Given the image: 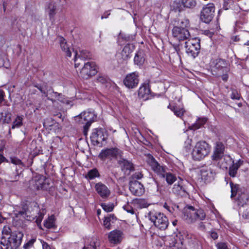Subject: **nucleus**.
<instances>
[{"label": "nucleus", "instance_id": "f257e3e1", "mask_svg": "<svg viewBox=\"0 0 249 249\" xmlns=\"http://www.w3.org/2000/svg\"><path fill=\"white\" fill-rule=\"evenodd\" d=\"M175 48L178 54L181 53V50L184 49L188 56L195 58L199 53L200 41L197 39H188L179 43Z\"/></svg>", "mask_w": 249, "mask_h": 249}, {"label": "nucleus", "instance_id": "f03ea898", "mask_svg": "<svg viewBox=\"0 0 249 249\" xmlns=\"http://www.w3.org/2000/svg\"><path fill=\"white\" fill-rule=\"evenodd\" d=\"M23 237L22 231H13L6 238L3 236L1 241V249H16L21 244Z\"/></svg>", "mask_w": 249, "mask_h": 249}, {"label": "nucleus", "instance_id": "7ed1b4c3", "mask_svg": "<svg viewBox=\"0 0 249 249\" xmlns=\"http://www.w3.org/2000/svg\"><path fill=\"white\" fill-rule=\"evenodd\" d=\"M97 115L94 111L89 109L74 117V120L78 124H84L83 133L84 135H87L91 124L97 121Z\"/></svg>", "mask_w": 249, "mask_h": 249}, {"label": "nucleus", "instance_id": "20e7f679", "mask_svg": "<svg viewBox=\"0 0 249 249\" xmlns=\"http://www.w3.org/2000/svg\"><path fill=\"white\" fill-rule=\"evenodd\" d=\"M183 218L189 223L196 221H202L206 216L204 211L201 209H196L193 206L186 205L183 210Z\"/></svg>", "mask_w": 249, "mask_h": 249}, {"label": "nucleus", "instance_id": "39448f33", "mask_svg": "<svg viewBox=\"0 0 249 249\" xmlns=\"http://www.w3.org/2000/svg\"><path fill=\"white\" fill-rule=\"evenodd\" d=\"M231 187V197L234 199V203L238 207H243L249 200L248 194L240 188L239 185L230 182Z\"/></svg>", "mask_w": 249, "mask_h": 249}, {"label": "nucleus", "instance_id": "423d86ee", "mask_svg": "<svg viewBox=\"0 0 249 249\" xmlns=\"http://www.w3.org/2000/svg\"><path fill=\"white\" fill-rule=\"evenodd\" d=\"M147 217L158 229L164 231L168 228L169 222L163 213L153 210L147 213Z\"/></svg>", "mask_w": 249, "mask_h": 249}, {"label": "nucleus", "instance_id": "0eeeda50", "mask_svg": "<svg viewBox=\"0 0 249 249\" xmlns=\"http://www.w3.org/2000/svg\"><path fill=\"white\" fill-rule=\"evenodd\" d=\"M210 149V146L205 141L197 142L192 153L193 159L195 160H200L209 154Z\"/></svg>", "mask_w": 249, "mask_h": 249}, {"label": "nucleus", "instance_id": "6e6552de", "mask_svg": "<svg viewBox=\"0 0 249 249\" xmlns=\"http://www.w3.org/2000/svg\"><path fill=\"white\" fill-rule=\"evenodd\" d=\"M146 162L152 170L160 177H164L165 173L168 170V168L165 165L159 163L150 154L147 156Z\"/></svg>", "mask_w": 249, "mask_h": 249}, {"label": "nucleus", "instance_id": "1a4fd4ad", "mask_svg": "<svg viewBox=\"0 0 249 249\" xmlns=\"http://www.w3.org/2000/svg\"><path fill=\"white\" fill-rule=\"evenodd\" d=\"M216 167L214 164L202 167L200 171L202 179L206 182L213 181L216 175Z\"/></svg>", "mask_w": 249, "mask_h": 249}, {"label": "nucleus", "instance_id": "9d476101", "mask_svg": "<svg viewBox=\"0 0 249 249\" xmlns=\"http://www.w3.org/2000/svg\"><path fill=\"white\" fill-rule=\"evenodd\" d=\"M97 72V67L95 62L89 61L84 64L80 71V74L83 78L88 79L96 74Z\"/></svg>", "mask_w": 249, "mask_h": 249}, {"label": "nucleus", "instance_id": "9b49d317", "mask_svg": "<svg viewBox=\"0 0 249 249\" xmlns=\"http://www.w3.org/2000/svg\"><path fill=\"white\" fill-rule=\"evenodd\" d=\"M215 7L213 3H208L205 5L200 13V19L205 23L210 22L214 17Z\"/></svg>", "mask_w": 249, "mask_h": 249}, {"label": "nucleus", "instance_id": "f8f14e48", "mask_svg": "<svg viewBox=\"0 0 249 249\" xmlns=\"http://www.w3.org/2000/svg\"><path fill=\"white\" fill-rule=\"evenodd\" d=\"M90 138L92 143L94 145H98L103 144V142L106 141L107 136L104 130L100 128L93 129Z\"/></svg>", "mask_w": 249, "mask_h": 249}, {"label": "nucleus", "instance_id": "ddd939ff", "mask_svg": "<svg viewBox=\"0 0 249 249\" xmlns=\"http://www.w3.org/2000/svg\"><path fill=\"white\" fill-rule=\"evenodd\" d=\"M30 185L33 190H46L49 187L50 183L47 181V179H44V177H41L38 179L34 178L32 179L30 181Z\"/></svg>", "mask_w": 249, "mask_h": 249}, {"label": "nucleus", "instance_id": "4468645a", "mask_svg": "<svg viewBox=\"0 0 249 249\" xmlns=\"http://www.w3.org/2000/svg\"><path fill=\"white\" fill-rule=\"evenodd\" d=\"M122 153V151L116 147L107 148L101 151L99 157L101 160H104L107 158H116L121 156Z\"/></svg>", "mask_w": 249, "mask_h": 249}, {"label": "nucleus", "instance_id": "2eb2a0df", "mask_svg": "<svg viewBox=\"0 0 249 249\" xmlns=\"http://www.w3.org/2000/svg\"><path fill=\"white\" fill-rule=\"evenodd\" d=\"M173 36L178 40L180 43L181 41H186L190 37L189 32L187 29L174 27L172 29Z\"/></svg>", "mask_w": 249, "mask_h": 249}, {"label": "nucleus", "instance_id": "dca6fc26", "mask_svg": "<svg viewBox=\"0 0 249 249\" xmlns=\"http://www.w3.org/2000/svg\"><path fill=\"white\" fill-rule=\"evenodd\" d=\"M134 50V46L128 44L125 45L121 53L118 55L117 59L119 63H124L130 57V54Z\"/></svg>", "mask_w": 249, "mask_h": 249}, {"label": "nucleus", "instance_id": "f3484780", "mask_svg": "<svg viewBox=\"0 0 249 249\" xmlns=\"http://www.w3.org/2000/svg\"><path fill=\"white\" fill-rule=\"evenodd\" d=\"M138 73L134 72L127 74L124 80V85L129 89L136 87L139 83Z\"/></svg>", "mask_w": 249, "mask_h": 249}, {"label": "nucleus", "instance_id": "a211bd4d", "mask_svg": "<svg viewBox=\"0 0 249 249\" xmlns=\"http://www.w3.org/2000/svg\"><path fill=\"white\" fill-rule=\"evenodd\" d=\"M123 238V232L120 230H113L108 234V240L111 244L118 245L122 242Z\"/></svg>", "mask_w": 249, "mask_h": 249}, {"label": "nucleus", "instance_id": "6ab92c4d", "mask_svg": "<svg viewBox=\"0 0 249 249\" xmlns=\"http://www.w3.org/2000/svg\"><path fill=\"white\" fill-rule=\"evenodd\" d=\"M129 190L134 195L141 196L144 193L145 190L143 185L138 181H130Z\"/></svg>", "mask_w": 249, "mask_h": 249}, {"label": "nucleus", "instance_id": "aec40b11", "mask_svg": "<svg viewBox=\"0 0 249 249\" xmlns=\"http://www.w3.org/2000/svg\"><path fill=\"white\" fill-rule=\"evenodd\" d=\"M118 163L121 167V170L126 175H128L132 171L134 170L133 164L129 160L121 158L118 161Z\"/></svg>", "mask_w": 249, "mask_h": 249}, {"label": "nucleus", "instance_id": "412c9836", "mask_svg": "<svg viewBox=\"0 0 249 249\" xmlns=\"http://www.w3.org/2000/svg\"><path fill=\"white\" fill-rule=\"evenodd\" d=\"M172 192L177 196L180 197H186L188 195L187 189L182 180L178 181L177 183L174 185Z\"/></svg>", "mask_w": 249, "mask_h": 249}, {"label": "nucleus", "instance_id": "4be33fe9", "mask_svg": "<svg viewBox=\"0 0 249 249\" xmlns=\"http://www.w3.org/2000/svg\"><path fill=\"white\" fill-rule=\"evenodd\" d=\"M225 146L221 142H217L214 148L213 154L212 156L213 160H218L224 156Z\"/></svg>", "mask_w": 249, "mask_h": 249}, {"label": "nucleus", "instance_id": "5701e85b", "mask_svg": "<svg viewBox=\"0 0 249 249\" xmlns=\"http://www.w3.org/2000/svg\"><path fill=\"white\" fill-rule=\"evenodd\" d=\"M95 189L98 194L103 198H107L110 191L107 187L101 182L97 183L95 185Z\"/></svg>", "mask_w": 249, "mask_h": 249}, {"label": "nucleus", "instance_id": "b1692460", "mask_svg": "<svg viewBox=\"0 0 249 249\" xmlns=\"http://www.w3.org/2000/svg\"><path fill=\"white\" fill-rule=\"evenodd\" d=\"M171 23L174 27L186 29L189 24V20L185 18H174Z\"/></svg>", "mask_w": 249, "mask_h": 249}, {"label": "nucleus", "instance_id": "393cba45", "mask_svg": "<svg viewBox=\"0 0 249 249\" xmlns=\"http://www.w3.org/2000/svg\"><path fill=\"white\" fill-rule=\"evenodd\" d=\"M150 94V89L149 86L146 84L141 86L138 91V96L140 98L144 100H147Z\"/></svg>", "mask_w": 249, "mask_h": 249}, {"label": "nucleus", "instance_id": "a878e982", "mask_svg": "<svg viewBox=\"0 0 249 249\" xmlns=\"http://www.w3.org/2000/svg\"><path fill=\"white\" fill-rule=\"evenodd\" d=\"M243 162V160H238L235 163L233 161L232 164L230 166L229 169V174L230 177L232 178L236 177L237 171L241 165H242Z\"/></svg>", "mask_w": 249, "mask_h": 249}, {"label": "nucleus", "instance_id": "bb28decb", "mask_svg": "<svg viewBox=\"0 0 249 249\" xmlns=\"http://www.w3.org/2000/svg\"><path fill=\"white\" fill-rule=\"evenodd\" d=\"M58 39L60 43V47L62 50L65 53L66 55L70 57H71V53L65 39L62 36L58 37Z\"/></svg>", "mask_w": 249, "mask_h": 249}, {"label": "nucleus", "instance_id": "cd10ccee", "mask_svg": "<svg viewBox=\"0 0 249 249\" xmlns=\"http://www.w3.org/2000/svg\"><path fill=\"white\" fill-rule=\"evenodd\" d=\"M132 205L136 209L147 208L149 206V204L144 199H134L132 202Z\"/></svg>", "mask_w": 249, "mask_h": 249}, {"label": "nucleus", "instance_id": "c85d7f7f", "mask_svg": "<svg viewBox=\"0 0 249 249\" xmlns=\"http://www.w3.org/2000/svg\"><path fill=\"white\" fill-rule=\"evenodd\" d=\"M214 67L218 71H221L223 73L227 72L229 71L226 61L223 59L218 60Z\"/></svg>", "mask_w": 249, "mask_h": 249}, {"label": "nucleus", "instance_id": "c756f323", "mask_svg": "<svg viewBox=\"0 0 249 249\" xmlns=\"http://www.w3.org/2000/svg\"><path fill=\"white\" fill-rule=\"evenodd\" d=\"M56 5L53 1L50 2L48 6L47 12L51 20H53L54 16L56 14Z\"/></svg>", "mask_w": 249, "mask_h": 249}, {"label": "nucleus", "instance_id": "7c9ffc66", "mask_svg": "<svg viewBox=\"0 0 249 249\" xmlns=\"http://www.w3.org/2000/svg\"><path fill=\"white\" fill-rule=\"evenodd\" d=\"M145 61L143 53L142 52L137 53L134 58V62L135 65L142 66Z\"/></svg>", "mask_w": 249, "mask_h": 249}, {"label": "nucleus", "instance_id": "2f4dec72", "mask_svg": "<svg viewBox=\"0 0 249 249\" xmlns=\"http://www.w3.org/2000/svg\"><path fill=\"white\" fill-rule=\"evenodd\" d=\"M168 107L174 113L175 115L179 118H181L185 112V110L183 108H180L177 106L169 105Z\"/></svg>", "mask_w": 249, "mask_h": 249}, {"label": "nucleus", "instance_id": "473e14b6", "mask_svg": "<svg viewBox=\"0 0 249 249\" xmlns=\"http://www.w3.org/2000/svg\"><path fill=\"white\" fill-rule=\"evenodd\" d=\"M99 177L100 174L96 168H93L89 170L87 174L85 175V178L89 180L93 179L95 178Z\"/></svg>", "mask_w": 249, "mask_h": 249}, {"label": "nucleus", "instance_id": "72a5a7b5", "mask_svg": "<svg viewBox=\"0 0 249 249\" xmlns=\"http://www.w3.org/2000/svg\"><path fill=\"white\" fill-rule=\"evenodd\" d=\"M163 176L164 177L161 178H165L167 183L170 185H172L177 180L176 176L171 173L168 172L167 171Z\"/></svg>", "mask_w": 249, "mask_h": 249}, {"label": "nucleus", "instance_id": "f704fd0d", "mask_svg": "<svg viewBox=\"0 0 249 249\" xmlns=\"http://www.w3.org/2000/svg\"><path fill=\"white\" fill-rule=\"evenodd\" d=\"M44 226L48 229L54 228L55 227L54 216L53 215H52L49 216L48 218L44 221Z\"/></svg>", "mask_w": 249, "mask_h": 249}, {"label": "nucleus", "instance_id": "c9c22d12", "mask_svg": "<svg viewBox=\"0 0 249 249\" xmlns=\"http://www.w3.org/2000/svg\"><path fill=\"white\" fill-rule=\"evenodd\" d=\"M88 245L94 249H99L100 247V240L96 237H92Z\"/></svg>", "mask_w": 249, "mask_h": 249}, {"label": "nucleus", "instance_id": "e433bc0d", "mask_svg": "<svg viewBox=\"0 0 249 249\" xmlns=\"http://www.w3.org/2000/svg\"><path fill=\"white\" fill-rule=\"evenodd\" d=\"M124 209L128 213H130L131 214L136 215V208L134 207L132 205V202L130 204H127L123 207Z\"/></svg>", "mask_w": 249, "mask_h": 249}, {"label": "nucleus", "instance_id": "4c0bfd02", "mask_svg": "<svg viewBox=\"0 0 249 249\" xmlns=\"http://www.w3.org/2000/svg\"><path fill=\"white\" fill-rule=\"evenodd\" d=\"M13 225L14 227L17 229V231H22L23 232L24 225L21 220H14Z\"/></svg>", "mask_w": 249, "mask_h": 249}, {"label": "nucleus", "instance_id": "58836bf2", "mask_svg": "<svg viewBox=\"0 0 249 249\" xmlns=\"http://www.w3.org/2000/svg\"><path fill=\"white\" fill-rule=\"evenodd\" d=\"M183 6L187 8H193L196 5L195 0H181Z\"/></svg>", "mask_w": 249, "mask_h": 249}, {"label": "nucleus", "instance_id": "ea45409f", "mask_svg": "<svg viewBox=\"0 0 249 249\" xmlns=\"http://www.w3.org/2000/svg\"><path fill=\"white\" fill-rule=\"evenodd\" d=\"M90 55L89 52L86 50L79 51V53H78V57L80 59H86L90 58Z\"/></svg>", "mask_w": 249, "mask_h": 249}, {"label": "nucleus", "instance_id": "a19ab883", "mask_svg": "<svg viewBox=\"0 0 249 249\" xmlns=\"http://www.w3.org/2000/svg\"><path fill=\"white\" fill-rule=\"evenodd\" d=\"M171 8L175 11L180 12L182 10V5L179 1H174L171 5Z\"/></svg>", "mask_w": 249, "mask_h": 249}, {"label": "nucleus", "instance_id": "79ce46f5", "mask_svg": "<svg viewBox=\"0 0 249 249\" xmlns=\"http://www.w3.org/2000/svg\"><path fill=\"white\" fill-rule=\"evenodd\" d=\"M101 206L103 209L107 212H110L112 211L114 207V204L111 203L108 204H102Z\"/></svg>", "mask_w": 249, "mask_h": 249}, {"label": "nucleus", "instance_id": "37998d69", "mask_svg": "<svg viewBox=\"0 0 249 249\" xmlns=\"http://www.w3.org/2000/svg\"><path fill=\"white\" fill-rule=\"evenodd\" d=\"M35 87L36 88H37L40 92L44 94L45 96V97H48V95L49 94L48 93V90L47 89V86L46 85H45L44 86H41L39 84H37L35 85Z\"/></svg>", "mask_w": 249, "mask_h": 249}, {"label": "nucleus", "instance_id": "c03bdc74", "mask_svg": "<svg viewBox=\"0 0 249 249\" xmlns=\"http://www.w3.org/2000/svg\"><path fill=\"white\" fill-rule=\"evenodd\" d=\"M22 117L20 116H18L15 121L13 122V124L12 126V128L14 129L16 127H20L22 124Z\"/></svg>", "mask_w": 249, "mask_h": 249}, {"label": "nucleus", "instance_id": "a18cd8bd", "mask_svg": "<svg viewBox=\"0 0 249 249\" xmlns=\"http://www.w3.org/2000/svg\"><path fill=\"white\" fill-rule=\"evenodd\" d=\"M97 81L102 84H105L107 83L108 78L105 75H99L97 77Z\"/></svg>", "mask_w": 249, "mask_h": 249}, {"label": "nucleus", "instance_id": "49530a36", "mask_svg": "<svg viewBox=\"0 0 249 249\" xmlns=\"http://www.w3.org/2000/svg\"><path fill=\"white\" fill-rule=\"evenodd\" d=\"M110 221H111V217L106 216L105 217V219L104 220V226L105 227L109 230L110 229Z\"/></svg>", "mask_w": 249, "mask_h": 249}, {"label": "nucleus", "instance_id": "de8ad7c7", "mask_svg": "<svg viewBox=\"0 0 249 249\" xmlns=\"http://www.w3.org/2000/svg\"><path fill=\"white\" fill-rule=\"evenodd\" d=\"M36 241V239L32 238L24 244L23 248L24 249H29L33 246Z\"/></svg>", "mask_w": 249, "mask_h": 249}, {"label": "nucleus", "instance_id": "09e8293b", "mask_svg": "<svg viewBox=\"0 0 249 249\" xmlns=\"http://www.w3.org/2000/svg\"><path fill=\"white\" fill-rule=\"evenodd\" d=\"M51 95L50 96L47 97V99L51 101L53 103H54L55 101L53 99V98H57L59 97V95H60V93L54 92L53 91H52V93L50 94Z\"/></svg>", "mask_w": 249, "mask_h": 249}, {"label": "nucleus", "instance_id": "8fccbe9b", "mask_svg": "<svg viewBox=\"0 0 249 249\" xmlns=\"http://www.w3.org/2000/svg\"><path fill=\"white\" fill-rule=\"evenodd\" d=\"M11 229L8 226H4L2 231V234L4 235L8 236L12 232Z\"/></svg>", "mask_w": 249, "mask_h": 249}, {"label": "nucleus", "instance_id": "3c124183", "mask_svg": "<svg viewBox=\"0 0 249 249\" xmlns=\"http://www.w3.org/2000/svg\"><path fill=\"white\" fill-rule=\"evenodd\" d=\"M231 97L232 99L239 100L240 98V96L236 89H232Z\"/></svg>", "mask_w": 249, "mask_h": 249}, {"label": "nucleus", "instance_id": "603ef678", "mask_svg": "<svg viewBox=\"0 0 249 249\" xmlns=\"http://www.w3.org/2000/svg\"><path fill=\"white\" fill-rule=\"evenodd\" d=\"M217 249H229L225 243L219 242L216 245Z\"/></svg>", "mask_w": 249, "mask_h": 249}, {"label": "nucleus", "instance_id": "864d4df0", "mask_svg": "<svg viewBox=\"0 0 249 249\" xmlns=\"http://www.w3.org/2000/svg\"><path fill=\"white\" fill-rule=\"evenodd\" d=\"M143 177V174L142 172H138L133 174L132 178L133 179H140Z\"/></svg>", "mask_w": 249, "mask_h": 249}, {"label": "nucleus", "instance_id": "5fc2aeb1", "mask_svg": "<svg viewBox=\"0 0 249 249\" xmlns=\"http://www.w3.org/2000/svg\"><path fill=\"white\" fill-rule=\"evenodd\" d=\"M57 99L60 102L65 103V104H69V101L67 99H66L64 96L61 93H60V95H59V97L57 98Z\"/></svg>", "mask_w": 249, "mask_h": 249}, {"label": "nucleus", "instance_id": "6e6d98bb", "mask_svg": "<svg viewBox=\"0 0 249 249\" xmlns=\"http://www.w3.org/2000/svg\"><path fill=\"white\" fill-rule=\"evenodd\" d=\"M11 161L12 163L16 165H19L21 163V161L16 157L11 158Z\"/></svg>", "mask_w": 249, "mask_h": 249}, {"label": "nucleus", "instance_id": "4d7b16f0", "mask_svg": "<svg viewBox=\"0 0 249 249\" xmlns=\"http://www.w3.org/2000/svg\"><path fill=\"white\" fill-rule=\"evenodd\" d=\"M199 122H196L195 124H194L190 126V129L192 130H196L199 128L201 126L199 124Z\"/></svg>", "mask_w": 249, "mask_h": 249}, {"label": "nucleus", "instance_id": "13d9d810", "mask_svg": "<svg viewBox=\"0 0 249 249\" xmlns=\"http://www.w3.org/2000/svg\"><path fill=\"white\" fill-rule=\"evenodd\" d=\"M44 216V213H38V215L37 216V218H36V222L37 224H39L41 223Z\"/></svg>", "mask_w": 249, "mask_h": 249}, {"label": "nucleus", "instance_id": "bf43d9fd", "mask_svg": "<svg viewBox=\"0 0 249 249\" xmlns=\"http://www.w3.org/2000/svg\"><path fill=\"white\" fill-rule=\"evenodd\" d=\"M43 249H53L47 243L41 241Z\"/></svg>", "mask_w": 249, "mask_h": 249}, {"label": "nucleus", "instance_id": "052dcab7", "mask_svg": "<svg viewBox=\"0 0 249 249\" xmlns=\"http://www.w3.org/2000/svg\"><path fill=\"white\" fill-rule=\"evenodd\" d=\"M198 228L200 230L203 231H205L206 230V227L205 223L203 222H201L199 223Z\"/></svg>", "mask_w": 249, "mask_h": 249}, {"label": "nucleus", "instance_id": "680f3d73", "mask_svg": "<svg viewBox=\"0 0 249 249\" xmlns=\"http://www.w3.org/2000/svg\"><path fill=\"white\" fill-rule=\"evenodd\" d=\"M78 52H76L75 53V57H74V62H75V67L77 68L79 67L80 63L78 62Z\"/></svg>", "mask_w": 249, "mask_h": 249}, {"label": "nucleus", "instance_id": "e2e57ef3", "mask_svg": "<svg viewBox=\"0 0 249 249\" xmlns=\"http://www.w3.org/2000/svg\"><path fill=\"white\" fill-rule=\"evenodd\" d=\"M211 236L213 240H216L218 238V235L216 232L213 231L211 232Z\"/></svg>", "mask_w": 249, "mask_h": 249}, {"label": "nucleus", "instance_id": "0e129e2a", "mask_svg": "<svg viewBox=\"0 0 249 249\" xmlns=\"http://www.w3.org/2000/svg\"><path fill=\"white\" fill-rule=\"evenodd\" d=\"M192 142V140L190 139H188L187 142H186V143H187V145L185 146V148H186V151H188L190 150L191 149V142Z\"/></svg>", "mask_w": 249, "mask_h": 249}, {"label": "nucleus", "instance_id": "69168bd1", "mask_svg": "<svg viewBox=\"0 0 249 249\" xmlns=\"http://www.w3.org/2000/svg\"><path fill=\"white\" fill-rule=\"evenodd\" d=\"M207 121V120L205 118L199 119L197 120V122H199V124L201 126L203 125Z\"/></svg>", "mask_w": 249, "mask_h": 249}, {"label": "nucleus", "instance_id": "338daca9", "mask_svg": "<svg viewBox=\"0 0 249 249\" xmlns=\"http://www.w3.org/2000/svg\"><path fill=\"white\" fill-rule=\"evenodd\" d=\"M243 217L245 219H249V210H246L243 214Z\"/></svg>", "mask_w": 249, "mask_h": 249}, {"label": "nucleus", "instance_id": "774afa93", "mask_svg": "<svg viewBox=\"0 0 249 249\" xmlns=\"http://www.w3.org/2000/svg\"><path fill=\"white\" fill-rule=\"evenodd\" d=\"M109 15L110 13L108 11L105 12L104 14L101 16V19L107 18Z\"/></svg>", "mask_w": 249, "mask_h": 249}]
</instances>
